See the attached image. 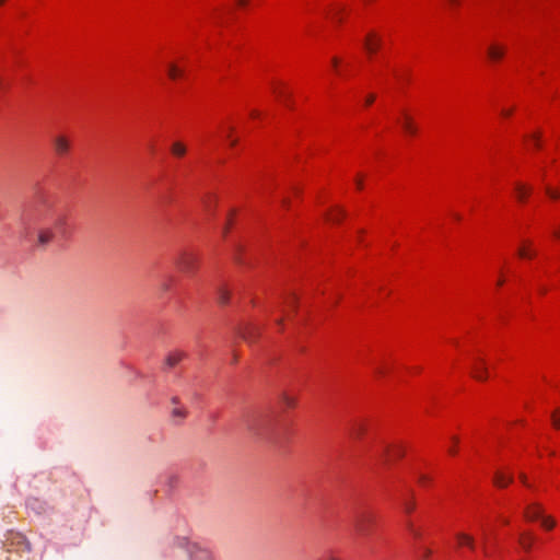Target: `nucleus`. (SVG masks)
Here are the masks:
<instances>
[{
    "label": "nucleus",
    "instance_id": "a18cd8bd",
    "mask_svg": "<svg viewBox=\"0 0 560 560\" xmlns=\"http://www.w3.org/2000/svg\"><path fill=\"white\" fill-rule=\"evenodd\" d=\"M171 281H172V279H170L168 281H165V282H163V283L161 284V289H162V291H164V292L168 291V289H170V282H171Z\"/></svg>",
    "mask_w": 560,
    "mask_h": 560
},
{
    "label": "nucleus",
    "instance_id": "4d7b16f0",
    "mask_svg": "<svg viewBox=\"0 0 560 560\" xmlns=\"http://www.w3.org/2000/svg\"><path fill=\"white\" fill-rule=\"evenodd\" d=\"M7 0H0V5L4 4Z\"/></svg>",
    "mask_w": 560,
    "mask_h": 560
},
{
    "label": "nucleus",
    "instance_id": "e433bc0d",
    "mask_svg": "<svg viewBox=\"0 0 560 560\" xmlns=\"http://www.w3.org/2000/svg\"><path fill=\"white\" fill-rule=\"evenodd\" d=\"M546 192H547L548 197L553 200H557L560 197V194L556 189H552L549 187L547 188Z\"/></svg>",
    "mask_w": 560,
    "mask_h": 560
},
{
    "label": "nucleus",
    "instance_id": "864d4df0",
    "mask_svg": "<svg viewBox=\"0 0 560 560\" xmlns=\"http://www.w3.org/2000/svg\"><path fill=\"white\" fill-rule=\"evenodd\" d=\"M19 539L24 540V537L23 536H19ZM23 544L25 545V549L30 550L28 544L25 542V541H23Z\"/></svg>",
    "mask_w": 560,
    "mask_h": 560
},
{
    "label": "nucleus",
    "instance_id": "6e6552de",
    "mask_svg": "<svg viewBox=\"0 0 560 560\" xmlns=\"http://www.w3.org/2000/svg\"><path fill=\"white\" fill-rule=\"evenodd\" d=\"M51 145L54 149L55 154L58 158H66L70 154L72 142L69 136L65 133H58L52 137L51 139Z\"/></svg>",
    "mask_w": 560,
    "mask_h": 560
},
{
    "label": "nucleus",
    "instance_id": "5fc2aeb1",
    "mask_svg": "<svg viewBox=\"0 0 560 560\" xmlns=\"http://www.w3.org/2000/svg\"><path fill=\"white\" fill-rule=\"evenodd\" d=\"M521 478H522V482H523L524 485H526L525 476H523V475H522V476H521Z\"/></svg>",
    "mask_w": 560,
    "mask_h": 560
},
{
    "label": "nucleus",
    "instance_id": "7ed1b4c3",
    "mask_svg": "<svg viewBox=\"0 0 560 560\" xmlns=\"http://www.w3.org/2000/svg\"><path fill=\"white\" fill-rule=\"evenodd\" d=\"M524 517L529 522H540L541 527L547 530L556 526V520L546 515L542 506L538 503H529L524 510Z\"/></svg>",
    "mask_w": 560,
    "mask_h": 560
},
{
    "label": "nucleus",
    "instance_id": "39448f33",
    "mask_svg": "<svg viewBox=\"0 0 560 560\" xmlns=\"http://www.w3.org/2000/svg\"><path fill=\"white\" fill-rule=\"evenodd\" d=\"M198 261V257L194 252L184 250L179 254L176 265L182 272L190 275L196 271Z\"/></svg>",
    "mask_w": 560,
    "mask_h": 560
},
{
    "label": "nucleus",
    "instance_id": "72a5a7b5",
    "mask_svg": "<svg viewBox=\"0 0 560 560\" xmlns=\"http://www.w3.org/2000/svg\"><path fill=\"white\" fill-rule=\"evenodd\" d=\"M173 416L178 418H185L187 417V412L183 407H175L173 409Z\"/></svg>",
    "mask_w": 560,
    "mask_h": 560
},
{
    "label": "nucleus",
    "instance_id": "79ce46f5",
    "mask_svg": "<svg viewBox=\"0 0 560 560\" xmlns=\"http://www.w3.org/2000/svg\"><path fill=\"white\" fill-rule=\"evenodd\" d=\"M415 505L411 501H406L404 504V509L407 513H410L413 510Z\"/></svg>",
    "mask_w": 560,
    "mask_h": 560
},
{
    "label": "nucleus",
    "instance_id": "49530a36",
    "mask_svg": "<svg viewBox=\"0 0 560 560\" xmlns=\"http://www.w3.org/2000/svg\"><path fill=\"white\" fill-rule=\"evenodd\" d=\"M233 213H230L229 217H228V224L225 225L224 230H223V233L226 234L228 233V230H229V224L231 223V218H232Z\"/></svg>",
    "mask_w": 560,
    "mask_h": 560
},
{
    "label": "nucleus",
    "instance_id": "412c9836",
    "mask_svg": "<svg viewBox=\"0 0 560 560\" xmlns=\"http://www.w3.org/2000/svg\"><path fill=\"white\" fill-rule=\"evenodd\" d=\"M533 243L528 240H525L521 243L518 248V257L522 259H532L535 257L536 252L532 248Z\"/></svg>",
    "mask_w": 560,
    "mask_h": 560
},
{
    "label": "nucleus",
    "instance_id": "7c9ffc66",
    "mask_svg": "<svg viewBox=\"0 0 560 560\" xmlns=\"http://www.w3.org/2000/svg\"><path fill=\"white\" fill-rule=\"evenodd\" d=\"M230 298H231V292L228 288L222 287L219 289L218 301L220 304L224 305V304L229 303Z\"/></svg>",
    "mask_w": 560,
    "mask_h": 560
},
{
    "label": "nucleus",
    "instance_id": "4c0bfd02",
    "mask_svg": "<svg viewBox=\"0 0 560 560\" xmlns=\"http://www.w3.org/2000/svg\"><path fill=\"white\" fill-rule=\"evenodd\" d=\"M254 331H256L255 328H250V329H247L245 332H244V338L248 341H253L254 339Z\"/></svg>",
    "mask_w": 560,
    "mask_h": 560
},
{
    "label": "nucleus",
    "instance_id": "bb28decb",
    "mask_svg": "<svg viewBox=\"0 0 560 560\" xmlns=\"http://www.w3.org/2000/svg\"><path fill=\"white\" fill-rule=\"evenodd\" d=\"M390 73L394 78V80L397 82V84H404L408 79V70L405 68H393L390 70Z\"/></svg>",
    "mask_w": 560,
    "mask_h": 560
},
{
    "label": "nucleus",
    "instance_id": "b1692460",
    "mask_svg": "<svg viewBox=\"0 0 560 560\" xmlns=\"http://www.w3.org/2000/svg\"><path fill=\"white\" fill-rule=\"evenodd\" d=\"M534 542V536L529 532L521 533L518 536V544L525 550L529 551Z\"/></svg>",
    "mask_w": 560,
    "mask_h": 560
},
{
    "label": "nucleus",
    "instance_id": "4468645a",
    "mask_svg": "<svg viewBox=\"0 0 560 560\" xmlns=\"http://www.w3.org/2000/svg\"><path fill=\"white\" fill-rule=\"evenodd\" d=\"M331 68L335 71L336 75L341 79H346L350 72V63H343L341 59H339L338 57L331 58Z\"/></svg>",
    "mask_w": 560,
    "mask_h": 560
},
{
    "label": "nucleus",
    "instance_id": "603ef678",
    "mask_svg": "<svg viewBox=\"0 0 560 560\" xmlns=\"http://www.w3.org/2000/svg\"><path fill=\"white\" fill-rule=\"evenodd\" d=\"M551 420H555V421H558L560 420V410L558 411V413H555L552 419Z\"/></svg>",
    "mask_w": 560,
    "mask_h": 560
},
{
    "label": "nucleus",
    "instance_id": "09e8293b",
    "mask_svg": "<svg viewBox=\"0 0 560 560\" xmlns=\"http://www.w3.org/2000/svg\"><path fill=\"white\" fill-rule=\"evenodd\" d=\"M430 552H431V551H430L429 549H423V552H422V556H421V557H422L423 559H427V558H429Z\"/></svg>",
    "mask_w": 560,
    "mask_h": 560
},
{
    "label": "nucleus",
    "instance_id": "2eb2a0df",
    "mask_svg": "<svg viewBox=\"0 0 560 560\" xmlns=\"http://www.w3.org/2000/svg\"><path fill=\"white\" fill-rule=\"evenodd\" d=\"M488 57L492 62H499L505 55V46L493 43L488 47Z\"/></svg>",
    "mask_w": 560,
    "mask_h": 560
},
{
    "label": "nucleus",
    "instance_id": "cd10ccee",
    "mask_svg": "<svg viewBox=\"0 0 560 560\" xmlns=\"http://www.w3.org/2000/svg\"><path fill=\"white\" fill-rule=\"evenodd\" d=\"M187 152L186 145L180 141H175L171 147V153L175 158H183Z\"/></svg>",
    "mask_w": 560,
    "mask_h": 560
},
{
    "label": "nucleus",
    "instance_id": "a211bd4d",
    "mask_svg": "<svg viewBox=\"0 0 560 560\" xmlns=\"http://www.w3.org/2000/svg\"><path fill=\"white\" fill-rule=\"evenodd\" d=\"M456 544H457L458 548L467 547V548L474 550L476 547L475 537L472 535L466 534V533L457 534Z\"/></svg>",
    "mask_w": 560,
    "mask_h": 560
},
{
    "label": "nucleus",
    "instance_id": "ddd939ff",
    "mask_svg": "<svg viewBox=\"0 0 560 560\" xmlns=\"http://www.w3.org/2000/svg\"><path fill=\"white\" fill-rule=\"evenodd\" d=\"M296 404V397L290 395L288 392H282L278 397V405L282 411L294 409Z\"/></svg>",
    "mask_w": 560,
    "mask_h": 560
},
{
    "label": "nucleus",
    "instance_id": "f704fd0d",
    "mask_svg": "<svg viewBox=\"0 0 560 560\" xmlns=\"http://www.w3.org/2000/svg\"><path fill=\"white\" fill-rule=\"evenodd\" d=\"M514 113V108L511 107V108H505L503 107L501 110H500V116L502 118H509L512 116V114Z\"/></svg>",
    "mask_w": 560,
    "mask_h": 560
},
{
    "label": "nucleus",
    "instance_id": "c85d7f7f",
    "mask_svg": "<svg viewBox=\"0 0 560 560\" xmlns=\"http://www.w3.org/2000/svg\"><path fill=\"white\" fill-rule=\"evenodd\" d=\"M343 217H345L343 210L339 207L331 208L330 211L327 213V220L332 223L340 222Z\"/></svg>",
    "mask_w": 560,
    "mask_h": 560
},
{
    "label": "nucleus",
    "instance_id": "9b49d317",
    "mask_svg": "<svg viewBox=\"0 0 560 560\" xmlns=\"http://www.w3.org/2000/svg\"><path fill=\"white\" fill-rule=\"evenodd\" d=\"M406 450L402 444H392L388 445L385 451V462L386 463H393L395 460H398L405 456Z\"/></svg>",
    "mask_w": 560,
    "mask_h": 560
},
{
    "label": "nucleus",
    "instance_id": "473e14b6",
    "mask_svg": "<svg viewBox=\"0 0 560 560\" xmlns=\"http://www.w3.org/2000/svg\"><path fill=\"white\" fill-rule=\"evenodd\" d=\"M27 505L37 513H40L43 511L42 503L37 499L30 500Z\"/></svg>",
    "mask_w": 560,
    "mask_h": 560
},
{
    "label": "nucleus",
    "instance_id": "6e6d98bb",
    "mask_svg": "<svg viewBox=\"0 0 560 560\" xmlns=\"http://www.w3.org/2000/svg\"><path fill=\"white\" fill-rule=\"evenodd\" d=\"M281 320H282V318H276V322H277L278 324H280V322H281Z\"/></svg>",
    "mask_w": 560,
    "mask_h": 560
},
{
    "label": "nucleus",
    "instance_id": "6ab92c4d",
    "mask_svg": "<svg viewBox=\"0 0 560 560\" xmlns=\"http://www.w3.org/2000/svg\"><path fill=\"white\" fill-rule=\"evenodd\" d=\"M392 363L386 359H381L374 362L373 373L376 377H383L390 370Z\"/></svg>",
    "mask_w": 560,
    "mask_h": 560
},
{
    "label": "nucleus",
    "instance_id": "4be33fe9",
    "mask_svg": "<svg viewBox=\"0 0 560 560\" xmlns=\"http://www.w3.org/2000/svg\"><path fill=\"white\" fill-rule=\"evenodd\" d=\"M348 9L343 4H336L329 12L330 19L336 23H342Z\"/></svg>",
    "mask_w": 560,
    "mask_h": 560
},
{
    "label": "nucleus",
    "instance_id": "c9c22d12",
    "mask_svg": "<svg viewBox=\"0 0 560 560\" xmlns=\"http://www.w3.org/2000/svg\"><path fill=\"white\" fill-rule=\"evenodd\" d=\"M529 141L535 148H539L540 145V139L538 133H533L529 138Z\"/></svg>",
    "mask_w": 560,
    "mask_h": 560
},
{
    "label": "nucleus",
    "instance_id": "c756f323",
    "mask_svg": "<svg viewBox=\"0 0 560 560\" xmlns=\"http://www.w3.org/2000/svg\"><path fill=\"white\" fill-rule=\"evenodd\" d=\"M480 539L482 542V552H483L485 557H490V551L488 548L489 533H488V529L485 527L480 528Z\"/></svg>",
    "mask_w": 560,
    "mask_h": 560
},
{
    "label": "nucleus",
    "instance_id": "20e7f679",
    "mask_svg": "<svg viewBox=\"0 0 560 560\" xmlns=\"http://www.w3.org/2000/svg\"><path fill=\"white\" fill-rule=\"evenodd\" d=\"M175 544L178 548L187 551L189 560H214L211 550L197 542H190L186 538H177Z\"/></svg>",
    "mask_w": 560,
    "mask_h": 560
},
{
    "label": "nucleus",
    "instance_id": "9d476101",
    "mask_svg": "<svg viewBox=\"0 0 560 560\" xmlns=\"http://www.w3.org/2000/svg\"><path fill=\"white\" fill-rule=\"evenodd\" d=\"M382 42V36L376 31L371 30L363 39V48L370 56H373L380 50Z\"/></svg>",
    "mask_w": 560,
    "mask_h": 560
},
{
    "label": "nucleus",
    "instance_id": "2f4dec72",
    "mask_svg": "<svg viewBox=\"0 0 560 560\" xmlns=\"http://www.w3.org/2000/svg\"><path fill=\"white\" fill-rule=\"evenodd\" d=\"M317 560H341L335 550H326Z\"/></svg>",
    "mask_w": 560,
    "mask_h": 560
},
{
    "label": "nucleus",
    "instance_id": "ea45409f",
    "mask_svg": "<svg viewBox=\"0 0 560 560\" xmlns=\"http://www.w3.org/2000/svg\"><path fill=\"white\" fill-rule=\"evenodd\" d=\"M375 101V94H369L366 97H365V101H364V105L366 107L371 106Z\"/></svg>",
    "mask_w": 560,
    "mask_h": 560
},
{
    "label": "nucleus",
    "instance_id": "a19ab883",
    "mask_svg": "<svg viewBox=\"0 0 560 560\" xmlns=\"http://www.w3.org/2000/svg\"><path fill=\"white\" fill-rule=\"evenodd\" d=\"M428 481H429L428 476H425V475H423V474H419V476H418V482H419V485H420V486H423V487H424V486L428 483Z\"/></svg>",
    "mask_w": 560,
    "mask_h": 560
},
{
    "label": "nucleus",
    "instance_id": "423d86ee",
    "mask_svg": "<svg viewBox=\"0 0 560 560\" xmlns=\"http://www.w3.org/2000/svg\"><path fill=\"white\" fill-rule=\"evenodd\" d=\"M375 517L374 514L369 510H361L358 512L355 520H354V526L358 534L365 536L370 533L373 524H374Z\"/></svg>",
    "mask_w": 560,
    "mask_h": 560
},
{
    "label": "nucleus",
    "instance_id": "f03ea898",
    "mask_svg": "<svg viewBox=\"0 0 560 560\" xmlns=\"http://www.w3.org/2000/svg\"><path fill=\"white\" fill-rule=\"evenodd\" d=\"M38 217L47 219L49 221L48 225L52 228L60 238L66 240L71 235L73 229L70 222V214L66 210H47L44 213H38Z\"/></svg>",
    "mask_w": 560,
    "mask_h": 560
},
{
    "label": "nucleus",
    "instance_id": "de8ad7c7",
    "mask_svg": "<svg viewBox=\"0 0 560 560\" xmlns=\"http://www.w3.org/2000/svg\"><path fill=\"white\" fill-rule=\"evenodd\" d=\"M552 235L555 238H560V226L553 230Z\"/></svg>",
    "mask_w": 560,
    "mask_h": 560
},
{
    "label": "nucleus",
    "instance_id": "dca6fc26",
    "mask_svg": "<svg viewBox=\"0 0 560 560\" xmlns=\"http://www.w3.org/2000/svg\"><path fill=\"white\" fill-rule=\"evenodd\" d=\"M167 77L173 80H179L184 75V69L175 61H170L165 65Z\"/></svg>",
    "mask_w": 560,
    "mask_h": 560
},
{
    "label": "nucleus",
    "instance_id": "58836bf2",
    "mask_svg": "<svg viewBox=\"0 0 560 560\" xmlns=\"http://www.w3.org/2000/svg\"><path fill=\"white\" fill-rule=\"evenodd\" d=\"M212 203H215V197L214 196H209L208 200L205 201V207H206L207 211H210Z\"/></svg>",
    "mask_w": 560,
    "mask_h": 560
},
{
    "label": "nucleus",
    "instance_id": "0eeeda50",
    "mask_svg": "<svg viewBox=\"0 0 560 560\" xmlns=\"http://www.w3.org/2000/svg\"><path fill=\"white\" fill-rule=\"evenodd\" d=\"M395 119L406 136L415 137L417 135L418 127L406 108H400Z\"/></svg>",
    "mask_w": 560,
    "mask_h": 560
},
{
    "label": "nucleus",
    "instance_id": "aec40b11",
    "mask_svg": "<svg viewBox=\"0 0 560 560\" xmlns=\"http://www.w3.org/2000/svg\"><path fill=\"white\" fill-rule=\"evenodd\" d=\"M532 192V188L522 183L514 184V195L520 202H525Z\"/></svg>",
    "mask_w": 560,
    "mask_h": 560
},
{
    "label": "nucleus",
    "instance_id": "8fccbe9b",
    "mask_svg": "<svg viewBox=\"0 0 560 560\" xmlns=\"http://www.w3.org/2000/svg\"><path fill=\"white\" fill-rule=\"evenodd\" d=\"M258 116H259V113H258L257 110H252V112H250V117H252L253 119L257 118Z\"/></svg>",
    "mask_w": 560,
    "mask_h": 560
},
{
    "label": "nucleus",
    "instance_id": "5701e85b",
    "mask_svg": "<svg viewBox=\"0 0 560 560\" xmlns=\"http://www.w3.org/2000/svg\"><path fill=\"white\" fill-rule=\"evenodd\" d=\"M233 132H234V128L230 125H225L222 127V129L220 130V137L226 141V143L233 148L237 140L233 138Z\"/></svg>",
    "mask_w": 560,
    "mask_h": 560
},
{
    "label": "nucleus",
    "instance_id": "3c124183",
    "mask_svg": "<svg viewBox=\"0 0 560 560\" xmlns=\"http://www.w3.org/2000/svg\"><path fill=\"white\" fill-rule=\"evenodd\" d=\"M355 184H357L358 189H362V179L361 178H357Z\"/></svg>",
    "mask_w": 560,
    "mask_h": 560
},
{
    "label": "nucleus",
    "instance_id": "393cba45",
    "mask_svg": "<svg viewBox=\"0 0 560 560\" xmlns=\"http://www.w3.org/2000/svg\"><path fill=\"white\" fill-rule=\"evenodd\" d=\"M512 481V476L504 471H497L493 482L499 488H505Z\"/></svg>",
    "mask_w": 560,
    "mask_h": 560
},
{
    "label": "nucleus",
    "instance_id": "c03bdc74",
    "mask_svg": "<svg viewBox=\"0 0 560 560\" xmlns=\"http://www.w3.org/2000/svg\"><path fill=\"white\" fill-rule=\"evenodd\" d=\"M234 2H235V5H237L238 8H244L248 3L247 0H234Z\"/></svg>",
    "mask_w": 560,
    "mask_h": 560
},
{
    "label": "nucleus",
    "instance_id": "f3484780",
    "mask_svg": "<svg viewBox=\"0 0 560 560\" xmlns=\"http://www.w3.org/2000/svg\"><path fill=\"white\" fill-rule=\"evenodd\" d=\"M187 354L184 351L180 350H174L170 352L165 360V365L168 369L175 368L178 363H180Z\"/></svg>",
    "mask_w": 560,
    "mask_h": 560
},
{
    "label": "nucleus",
    "instance_id": "f8f14e48",
    "mask_svg": "<svg viewBox=\"0 0 560 560\" xmlns=\"http://www.w3.org/2000/svg\"><path fill=\"white\" fill-rule=\"evenodd\" d=\"M471 373L477 381H486L488 378V371L486 362L482 358H477L472 364Z\"/></svg>",
    "mask_w": 560,
    "mask_h": 560
},
{
    "label": "nucleus",
    "instance_id": "37998d69",
    "mask_svg": "<svg viewBox=\"0 0 560 560\" xmlns=\"http://www.w3.org/2000/svg\"><path fill=\"white\" fill-rule=\"evenodd\" d=\"M505 282V278H504V275L501 272V275L499 276L498 280H497V287H502Z\"/></svg>",
    "mask_w": 560,
    "mask_h": 560
},
{
    "label": "nucleus",
    "instance_id": "a878e982",
    "mask_svg": "<svg viewBox=\"0 0 560 560\" xmlns=\"http://www.w3.org/2000/svg\"><path fill=\"white\" fill-rule=\"evenodd\" d=\"M298 304V298L294 293L288 294L283 302V312L289 316L291 312H293Z\"/></svg>",
    "mask_w": 560,
    "mask_h": 560
},
{
    "label": "nucleus",
    "instance_id": "1a4fd4ad",
    "mask_svg": "<svg viewBox=\"0 0 560 560\" xmlns=\"http://www.w3.org/2000/svg\"><path fill=\"white\" fill-rule=\"evenodd\" d=\"M270 90L273 96L285 105H289L291 98V91L288 84L282 81L275 79L270 82Z\"/></svg>",
    "mask_w": 560,
    "mask_h": 560
},
{
    "label": "nucleus",
    "instance_id": "f257e3e1",
    "mask_svg": "<svg viewBox=\"0 0 560 560\" xmlns=\"http://www.w3.org/2000/svg\"><path fill=\"white\" fill-rule=\"evenodd\" d=\"M31 220L28 213L23 214L22 224L24 228L21 232V237L31 243L35 249H45L58 235L54 232L52 228L47 224L39 226L36 236H33L30 229L26 226Z\"/></svg>",
    "mask_w": 560,
    "mask_h": 560
}]
</instances>
